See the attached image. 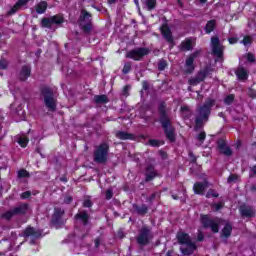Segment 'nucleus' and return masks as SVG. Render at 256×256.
Listing matches in <instances>:
<instances>
[{"instance_id": "1", "label": "nucleus", "mask_w": 256, "mask_h": 256, "mask_svg": "<svg viewBox=\"0 0 256 256\" xmlns=\"http://www.w3.org/2000/svg\"><path fill=\"white\" fill-rule=\"evenodd\" d=\"M158 123L161 125L166 139L170 143L177 141V134H175V127L171 116L167 112V102L162 101L158 104Z\"/></svg>"}, {"instance_id": "2", "label": "nucleus", "mask_w": 256, "mask_h": 256, "mask_svg": "<svg viewBox=\"0 0 256 256\" xmlns=\"http://www.w3.org/2000/svg\"><path fill=\"white\" fill-rule=\"evenodd\" d=\"M153 241V228L149 225H143L138 229V235L136 236V243L140 247H147Z\"/></svg>"}, {"instance_id": "3", "label": "nucleus", "mask_w": 256, "mask_h": 256, "mask_svg": "<svg viewBox=\"0 0 256 256\" xmlns=\"http://www.w3.org/2000/svg\"><path fill=\"white\" fill-rule=\"evenodd\" d=\"M40 93L44 98V105L48 111H57V100H55V94L49 86H42L40 88Z\"/></svg>"}, {"instance_id": "4", "label": "nucleus", "mask_w": 256, "mask_h": 256, "mask_svg": "<svg viewBox=\"0 0 256 256\" xmlns=\"http://www.w3.org/2000/svg\"><path fill=\"white\" fill-rule=\"evenodd\" d=\"M196 113L194 131H199L200 129H203V127H205V123L209 121V117H211V110L201 105L196 108Z\"/></svg>"}, {"instance_id": "5", "label": "nucleus", "mask_w": 256, "mask_h": 256, "mask_svg": "<svg viewBox=\"0 0 256 256\" xmlns=\"http://www.w3.org/2000/svg\"><path fill=\"white\" fill-rule=\"evenodd\" d=\"M109 159V143L102 142L94 150V162L105 165Z\"/></svg>"}, {"instance_id": "6", "label": "nucleus", "mask_w": 256, "mask_h": 256, "mask_svg": "<svg viewBox=\"0 0 256 256\" xmlns=\"http://www.w3.org/2000/svg\"><path fill=\"white\" fill-rule=\"evenodd\" d=\"M80 29L83 33H90L93 31V14L85 9L80 11V16L78 18Z\"/></svg>"}, {"instance_id": "7", "label": "nucleus", "mask_w": 256, "mask_h": 256, "mask_svg": "<svg viewBox=\"0 0 256 256\" xmlns=\"http://www.w3.org/2000/svg\"><path fill=\"white\" fill-rule=\"evenodd\" d=\"M27 211H29V204L23 203L3 213L2 219H6V221H11V219H13V217H15L16 215H26Z\"/></svg>"}, {"instance_id": "8", "label": "nucleus", "mask_w": 256, "mask_h": 256, "mask_svg": "<svg viewBox=\"0 0 256 256\" xmlns=\"http://www.w3.org/2000/svg\"><path fill=\"white\" fill-rule=\"evenodd\" d=\"M65 210L61 207H55L54 212L52 214L50 223L56 228L59 229V227H63L65 225L66 220L65 218Z\"/></svg>"}, {"instance_id": "9", "label": "nucleus", "mask_w": 256, "mask_h": 256, "mask_svg": "<svg viewBox=\"0 0 256 256\" xmlns=\"http://www.w3.org/2000/svg\"><path fill=\"white\" fill-rule=\"evenodd\" d=\"M151 50L147 47H138L136 49H132L126 53L127 59H132L133 61H143V57L149 55Z\"/></svg>"}, {"instance_id": "10", "label": "nucleus", "mask_w": 256, "mask_h": 256, "mask_svg": "<svg viewBox=\"0 0 256 256\" xmlns=\"http://www.w3.org/2000/svg\"><path fill=\"white\" fill-rule=\"evenodd\" d=\"M200 222L204 229H211L212 233H219V222H216L209 215H200Z\"/></svg>"}, {"instance_id": "11", "label": "nucleus", "mask_w": 256, "mask_h": 256, "mask_svg": "<svg viewBox=\"0 0 256 256\" xmlns=\"http://www.w3.org/2000/svg\"><path fill=\"white\" fill-rule=\"evenodd\" d=\"M200 53L201 52L197 50L190 54L189 57L186 59L184 70V73H186V75H193V72L195 71V59L199 57Z\"/></svg>"}, {"instance_id": "12", "label": "nucleus", "mask_w": 256, "mask_h": 256, "mask_svg": "<svg viewBox=\"0 0 256 256\" xmlns=\"http://www.w3.org/2000/svg\"><path fill=\"white\" fill-rule=\"evenodd\" d=\"M211 48L214 57H217L218 59H223V45H221V40H219V37H211Z\"/></svg>"}, {"instance_id": "13", "label": "nucleus", "mask_w": 256, "mask_h": 256, "mask_svg": "<svg viewBox=\"0 0 256 256\" xmlns=\"http://www.w3.org/2000/svg\"><path fill=\"white\" fill-rule=\"evenodd\" d=\"M161 35L164 37V39L169 43L170 49H173L175 47V39L173 38V32H171V28H169V25L163 24L160 28Z\"/></svg>"}, {"instance_id": "14", "label": "nucleus", "mask_w": 256, "mask_h": 256, "mask_svg": "<svg viewBox=\"0 0 256 256\" xmlns=\"http://www.w3.org/2000/svg\"><path fill=\"white\" fill-rule=\"evenodd\" d=\"M239 212L241 217L246 219H253L256 215L255 208L253 206H249L247 204H243L239 207Z\"/></svg>"}, {"instance_id": "15", "label": "nucleus", "mask_w": 256, "mask_h": 256, "mask_svg": "<svg viewBox=\"0 0 256 256\" xmlns=\"http://www.w3.org/2000/svg\"><path fill=\"white\" fill-rule=\"evenodd\" d=\"M217 147L221 155H224V157H231L233 155V150L231 147H229V145H227L225 140L219 139L217 141Z\"/></svg>"}, {"instance_id": "16", "label": "nucleus", "mask_w": 256, "mask_h": 256, "mask_svg": "<svg viewBox=\"0 0 256 256\" xmlns=\"http://www.w3.org/2000/svg\"><path fill=\"white\" fill-rule=\"evenodd\" d=\"M23 237H32L33 239H41L43 237V231L41 230H35L33 226H28L23 231Z\"/></svg>"}, {"instance_id": "17", "label": "nucleus", "mask_w": 256, "mask_h": 256, "mask_svg": "<svg viewBox=\"0 0 256 256\" xmlns=\"http://www.w3.org/2000/svg\"><path fill=\"white\" fill-rule=\"evenodd\" d=\"M75 221H80L84 227L89 225V221L91 220V216L87 211L82 210L74 215Z\"/></svg>"}, {"instance_id": "18", "label": "nucleus", "mask_w": 256, "mask_h": 256, "mask_svg": "<svg viewBox=\"0 0 256 256\" xmlns=\"http://www.w3.org/2000/svg\"><path fill=\"white\" fill-rule=\"evenodd\" d=\"M155 177H159V173H157V170H155V166L152 164H149L146 167V172H145V182L149 183L155 179Z\"/></svg>"}, {"instance_id": "19", "label": "nucleus", "mask_w": 256, "mask_h": 256, "mask_svg": "<svg viewBox=\"0 0 256 256\" xmlns=\"http://www.w3.org/2000/svg\"><path fill=\"white\" fill-rule=\"evenodd\" d=\"M115 137H117V139H120V141H135V139H137L135 134L125 131H117Z\"/></svg>"}, {"instance_id": "20", "label": "nucleus", "mask_w": 256, "mask_h": 256, "mask_svg": "<svg viewBox=\"0 0 256 256\" xmlns=\"http://www.w3.org/2000/svg\"><path fill=\"white\" fill-rule=\"evenodd\" d=\"M208 182H196L193 185V191L195 195H205V190L207 189Z\"/></svg>"}, {"instance_id": "21", "label": "nucleus", "mask_w": 256, "mask_h": 256, "mask_svg": "<svg viewBox=\"0 0 256 256\" xmlns=\"http://www.w3.org/2000/svg\"><path fill=\"white\" fill-rule=\"evenodd\" d=\"M213 69L210 66L204 67L202 70H199L196 74V78L199 79L200 82L203 83L207 77H209L210 73H212Z\"/></svg>"}, {"instance_id": "22", "label": "nucleus", "mask_w": 256, "mask_h": 256, "mask_svg": "<svg viewBox=\"0 0 256 256\" xmlns=\"http://www.w3.org/2000/svg\"><path fill=\"white\" fill-rule=\"evenodd\" d=\"M31 77V66L24 65L22 66L20 73H19V79L20 81H27Z\"/></svg>"}, {"instance_id": "23", "label": "nucleus", "mask_w": 256, "mask_h": 256, "mask_svg": "<svg viewBox=\"0 0 256 256\" xmlns=\"http://www.w3.org/2000/svg\"><path fill=\"white\" fill-rule=\"evenodd\" d=\"M176 237L180 245H189L190 243H193V241H191V236L185 232H178Z\"/></svg>"}, {"instance_id": "24", "label": "nucleus", "mask_w": 256, "mask_h": 256, "mask_svg": "<svg viewBox=\"0 0 256 256\" xmlns=\"http://www.w3.org/2000/svg\"><path fill=\"white\" fill-rule=\"evenodd\" d=\"M132 207L137 215H140L141 217H144V215H147V213H149V207L147 206V204H142L141 206H139L138 204H133Z\"/></svg>"}, {"instance_id": "25", "label": "nucleus", "mask_w": 256, "mask_h": 256, "mask_svg": "<svg viewBox=\"0 0 256 256\" xmlns=\"http://www.w3.org/2000/svg\"><path fill=\"white\" fill-rule=\"evenodd\" d=\"M235 75H236L238 81H247L249 79V73L243 67L238 68L235 71Z\"/></svg>"}, {"instance_id": "26", "label": "nucleus", "mask_w": 256, "mask_h": 256, "mask_svg": "<svg viewBox=\"0 0 256 256\" xmlns=\"http://www.w3.org/2000/svg\"><path fill=\"white\" fill-rule=\"evenodd\" d=\"M186 245L187 247L180 249L182 255H193L197 249V244H195V242H191L190 244Z\"/></svg>"}, {"instance_id": "27", "label": "nucleus", "mask_w": 256, "mask_h": 256, "mask_svg": "<svg viewBox=\"0 0 256 256\" xmlns=\"http://www.w3.org/2000/svg\"><path fill=\"white\" fill-rule=\"evenodd\" d=\"M179 49L180 51H191V49H193V40L191 38H186L181 42Z\"/></svg>"}, {"instance_id": "28", "label": "nucleus", "mask_w": 256, "mask_h": 256, "mask_svg": "<svg viewBox=\"0 0 256 256\" xmlns=\"http://www.w3.org/2000/svg\"><path fill=\"white\" fill-rule=\"evenodd\" d=\"M231 233H233V226L231 223H226L221 231V237L229 239V237H231Z\"/></svg>"}, {"instance_id": "29", "label": "nucleus", "mask_w": 256, "mask_h": 256, "mask_svg": "<svg viewBox=\"0 0 256 256\" xmlns=\"http://www.w3.org/2000/svg\"><path fill=\"white\" fill-rule=\"evenodd\" d=\"M215 27H217V21L215 19L209 20L204 27V31L209 35L215 31Z\"/></svg>"}, {"instance_id": "30", "label": "nucleus", "mask_w": 256, "mask_h": 256, "mask_svg": "<svg viewBox=\"0 0 256 256\" xmlns=\"http://www.w3.org/2000/svg\"><path fill=\"white\" fill-rule=\"evenodd\" d=\"M94 103H96V105H106V103H109V97L105 94L95 95Z\"/></svg>"}, {"instance_id": "31", "label": "nucleus", "mask_w": 256, "mask_h": 256, "mask_svg": "<svg viewBox=\"0 0 256 256\" xmlns=\"http://www.w3.org/2000/svg\"><path fill=\"white\" fill-rule=\"evenodd\" d=\"M25 5H27L25 2H23L22 0H18L14 6L9 10L8 15H15V13L21 8V7H25Z\"/></svg>"}, {"instance_id": "32", "label": "nucleus", "mask_w": 256, "mask_h": 256, "mask_svg": "<svg viewBox=\"0 0 256 256\" xmlns=\"http://www.w3.org/2000/svg\"><path fill=\"white\" fill-rule=\"evenodd\" d=\"M45 11H47V1H41L36 5V13H38V15H43Z\"/></svg>"}, {"instance_id": "33", "label": "nucleus", "mask_w": 256, "mask_h": 256, "mask_svg": "<svg viewBox=\"0 0 256 256\" xmlns=\"http://www.w3.org/2000/svg\"><path fill=\"white\" fill-rule=\"evenodd\" d=\"M41 27H43L44 29H51V27H53L52 18H42Z\"/></svg>"}, {"instance_id": "34", "label": "nucleus", "mask_w": 256, "mask_h": 256, "mask_svg": "<svg viewBox=\"0 0 256 256\" xmlns=\"http://www.w3.org/2000/svg\"><path fill=\"white\" fill-rule=\"evenodd\" d=\"M51 19L52 25H61L65 23V18L59 14L52 16Z\"/></svg>"}, {"instance_id": "35", "label": "nucleus", "mask_w": 256, "mask_h": 256, "mask_svg": "<svg viewBox=\"0 0 256 256\" xmlns=\"http://www.w3.org/2000/svg\"><path fill=\"white\" fill-rule=\"evenodd\" d=\"M204 108L208 109V111H211L213 107H215V99L213 98H207L205 103L202 105Z\"/></svg>"}, {"instance_id": "36", "label": "nucleus", "mask_w": 256, "mask_h": 256, "mask_svg": "<svg viewBox=\"0 0 256 256\" xmlns=\"http://www.w3.org/2000/svg\"><path fill=\"white\" fill-rule=\"evenodd\" d=\"M147 11H153L157 8V0H146Z\"/></svg>"}, {"instance_id": "37", "label": "nucleus", "mask_w": 256, "mask_h": 256, "mask_svg": "<svg viewBox=\"0 0 256 256\" xmlns=\"http://www.w3.org/2000/svg\"><path fill=\"white\" fill-rule=\"evenodd\" d=\"M240 43H242V45L245 47H247V45H253V37L246 35Z\"/></svg>"}, {"instance_id": "38", "label": "nucleus", "mask_w": 256, "mask_h": 256, "mask_svg": "<svg viewBox=\"0 0 256 256\" xmlns=\"http://www.w3.org/2000/svg\"><path fill=\"white\" fill-rule=\"evenodd\" d=\"M82 207H84V209H91V207H93V200H91L90 197L84 199L82 202Z\"/></svg>"}, {"instance_id": "39", "label": "nucleus", "mask_w": 256, "mask_h": 256, "mask_svg": "<svg viewBox=\"0 0 256 256\" xmlns=\"http://www.w3.org/2000/svg\"><path fill=\"white\" fill-rule=\"evenodd\" d=\"M206 199H211V197L213 198H217L219 197V194L217 193V190L215 189H209L205 195Z\"/></svg>"}, {"instance_id": "40", "label": "nucleus", "mask_w": 256, "mask_h": 256, "mask_svg": "<svg viewBox=\"0 0 256 256\" xmlns=\"http://www.w3.org/2000/svg\"><path fill=\"white\" fill-rule=\"evenodd\" d=\"M168 65L169 64L167 63V60H165V59L159 60L158 71H165V69H167Z\"/></svg>"}, {"instance_id": "41", "label": "nucleus", "mask_w": 256, "mask_h": 256, "mask_svg": "<svg viewBox=\"0 0 256 256\" xmlns=\"http://www.w3.org/2000/svg\"><path fill=\"white\" fill-rule=\"evenodd\" d=\"M234 101H235V94H229L224 98L225 105H233Z\"/></svg>"}, {"instance_id": "42", "label": "nucleus", "mask_w": 256, "mask_h": 256, "mask_svg": "<svg viewBox=\"0 0 256 256\" xmlns=\"http://www.w3.org/2000/svg\"><path fill=\"white\" fill-rule=\"evenodd\" d=\"M18 144L20 145V147L25 149V147H27V145L29 144V138H27V137H20L18 139Z\"/></svg>"}, {"instance_id": "43", "label": "nucleus", "mask_w": 256, "mask_h": 256, "mask_svg": "<svg viewBox=\"0 0 256 256\" xmlns=\"http://www.w3.org/2000/svg\"><path fill=\"white\" fill-rule=\"evenodd\" d=\"M133 64H131V62H126L123 66V69H122V73L123 75H127L129 73H131V67H132Z\"/></svg>"}, {"instance_id": "44", "label": "nucleus", "mask_w": 256, "mask_h": 256, "mask_svg": "<svg viewBox=\"0 0 256 256\" xmlns=\"http://www.w3.org/2000/svg\"><path fill=\"white\" fill-rule=\"evenodd\" d=\"M18 177L20 179H25L27 177H31V175L29 174V171L25 170V169H22V170H19L18 171Z\"/></svg>"}, {"instance_id": "45", "label": "nucleus", "mask_w": 256, "mask_h": 256, "mask_svg": "<svg viewBox=\"0 0 256 256\" xmlns=\"http://www.w3.org/2000/svg\"><path fill=\"white\" fill-rule=\"evenodd\" d=\"M211 209H213L215 212L221 211L223 209V202L213 203L210 205Z\"/></svg>"}, {"instance_id": "46", "label": "nucleus", "mask_w": 256, "mask_h": 256, "mask_svg": "<svg viewBox=\"0 0 256 256\" xmlns=\"http://www.w3.org/2000/svg\"><path fill=\"white\" fill-rule=\"evenodd\" d=\"M196 138L200 143H205V139H207V133L202 131L196 136Z\"/></svg>"}, {"instance_id": "47", "label": "nucleus", "mask_w": 256, "mask_h": 256, "mask_svg": "<svg viewBox=\"0 0 256 256\" xmlns=\"http://www.w3.org/2000/svg\"><path fill=\"white\" fill-rule=\"evenodd\" d=\"M188 83H189V85H191L192 87H197V85H199V83H201V82L199 81V79L197 78V76H195V77H192V78L188 79Z\"/></svg>"}, {"instance_id": "48", "label": "nucleus", "mask_w": 256, "mask_h": 256, "mask_svg": "<svg viewBox=\"0 0 256 256\" xmlns=\"http://www.w3.org/2000/svg\"><path fill=\"white\" fill-rule=\"evenodd\" d=\"M148 145L151 147H161V142L157 139H150L148 140Z\"/></svg>"}, {"instance_id": "49", "label": "nucleus", "mask_w": 256, "mask_h": 256, "mask_svg": "<svg viewBox=\"0 0 256 256\" xmlns=\"http://www.w3.org/2000/svg\"><path fill=\"white\" fill-rule=\"evenodd\" d=\"M238 179H239V175L230 174L228 179H227V183H235L236 181H238Z\"/></svg>"}, {"instance_id": "50", "label": "nucleus", "mask_w": 256, "mask_h": 256, "mask_svg": "<svg viewBox=\"0 0 256 256\" xmlns=\"http://www.w3.org/2000/svg\"><path fill=\"white\" fill-rule=\"evenodd\" d=\"M105 199L106 201H111L113 199V189H107L105 192Z\"/></svg>"}, {"instance_id": "51", "label": "nucleus", "mask_w": 256, "mask_h": 256, "mask_svg": "<svg viewBox=\"0 0 256 256\" xmlns=\"http://www.w3.org/2000/svg\"><path fill=\"white\" fill-rule=\"evenodd\" d=\"M9 63L7 62V60L5 58H1L0 59V69H7Z\"/></svg>"}, {"instance_id": "52", "label": "nucleus", "mask_w": 256, "mask_h": 256, "mask_svg": "<svg viewBox=\"0 0 256 256\" xmlns=\"http://www.w3.org/2000/svg\"><path fill=\"white\" fill-rule=\"evenodd\" d=\"M246 59L249 63H255V54L249 52L246 54Z\"/></svg>"}, {"instance_id": "53", "label": "nucleus", "mask_w": 256, "mask_h": 256, "mask_svg": "<svg viewBox=\"0 0 256 256\" xmlns=\"http://www.w3.org/2000/svg\"><path fill=\"white\" fill-rule=\"evenodd\" d=\"M188 157L190 158V163H197V156H195V154H193V152H189L188 153Z\"/></svg>"}, {"instance_id": "54", "label": "nucleus", "mask_w": 256, "mask_h": 256, "mask_svg": "<svg viewBox=\"0 0 256 256\" xmlns=\"http://www.w3.org/2000/svg\"><path fill=\"white\" fill-rule=\"evenodd\" d=\"M20 197L21 199H29V197H31V191L22 192Z\"/></svg>"}, {"instance_id": "55", "label": "nucleus", "mask_w": 256, "mask_h": 256, "mask_svg": "<svg viewBox=\"0 0 256 256\" xmlns=\"http://www.w3.org/2000/svg\"><path fill=\"white\" fill-rule=\"evenodd\" d=\"M156 198H157V192H154L150 195V197L147 198V202L153 203V201H155Z\"/></svg>"}, {"instance_id": "56", "label": "nucleus", "mask_w": 256, "mask_h": 256, "mask_svg": "<svg viewBox=\"0 0 256 256\" xmlns=\"http://www.w3.org/2000/svg\"><path fill=\"white\" fill-rule=\"evenodd\" d=\"M64 203L65 205H71V203H73V196H66L64 198Z\"/></svg>"}, {"instance_id": "57", "label": "nucleus", "mask_w": 256, "mask_h": 256, "mask_svg": "<svg viewBox=\"0 0 256 256\" xmlns=\"http://www.w3.org/2000/svg\"><path fill=\"white\" fill-rule=\"evenodd\" d=\"M238 41H239V38L237 37H230L228 39V42L230 43V45H235L236 43H238Z\"/></svg>"}, {"instance_id": "58", "label": "nucleus", "mask_w": 256, "mask_h": 256, "mask_svg": "<svg viewBox=\"0 0 256 256\" xmlns=\"http://www.w3.org/2000/svg\"><path fill=\"white\" fill-rule=\"evenodd\" d=\"M142 89L143 91H149V82L147 80L142 81Z\"/></svg>"}, {"instance_id": "59", "label": "nucleus", "mask_w": 256, "mask_h": 256, "mask_svg": "<svg viewBox=\"0 0 256 256\" xmlns=\"http://www.w3.org/2000/svg\"><path fill=\"white\" fill-rule=\"evenodd\" d=\"M250 177H256V165L250 167Z\"/></svg>"}, {"instance_id": "60", "label": "nucleus", "mask_w": 256, "mask_h": 256, "mask_svg": "<svg viewBox=\"0 0 256 256\" xmlns=\"http://www.w3.org/2000/svg\"><path fill=\"white\" fill-rule=\"evenodd\" d=\"M197 241H199V242L205 241V235H203V232L198 233Z\"/></svg>"}, {"instance_id": "61", "label": "nucleus", "mask_w": 256, "mask_h": 256, "mask_svg": "<svg viewBox=\"0 0 256 256\" xmlns=\"http://www.w3.org/2000/svg\"><path fill=\"white\" fill-rule=\"evenodd\" d=\"M94 245H95V247H96V249H99V247L101 246V238H96L95 240H94Z\"/></svg>"}, {"instance_id": "62", "label": "nucleus", "mask_w": 256, "mask_h": 256, "mask_svg": "<svg viewBox=\"0 0 256 256\" xmlns=\"http://www.w3.org/2000/svg\"><path fill=\"white\" fill-rule=\"evenodd\" d=\"M180 111H181L182 113H187V112H189V106H181Z\"/></svg>"}, {"instance_id": "63", "label": "nucleus", "mask_w": 256, "mask_h": 256, "mask_svg": "<svg viewBox=\"0 0 256 256\" xmlns=\"http://www.w3.org/2000/svg\"><path fill=\"white\" fill-rule=\"evenodd\" d=\"M60 181L62 182V183H67V176H62V177H60Z\"/></svg>"}, {"instance_id": "64", "label": "nucleus", "mask_w": 256, "mask_h": 256, "mask_svg": "<svg viewBox=\"0 0 256 256\" xmlns=\"http://www.w3.org/2000/svg\"><path fill=\"white\" fill-rule=\"evenodd\" d=\"M166 256H173V250H168Z\"/></svg>"}]
</instances>
